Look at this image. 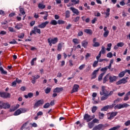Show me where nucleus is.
Wrapping results in <instances>:
<instances>
[{"instance_id":"nucleus-1","label":"nucleus","mask_w":130,"mask_h":130,"mask_svg":"<svg viewBox=\"0 0 130 130\" xmlns=\"http://www.w3.org/2000/svg\"><path fill=\"white\" fill-rule=\"evenodd\" d=\"M129 106V105L124 103L123 104H117L114 107V109H121V108H126L127 107H128Z\"/></svg>"},{"instance_id":"nucleus-2","label":"nucleus","mask_w":130,"mask_h":130,"mask_svg":"<svg viewBox=\"0 0 130 130\" xmlns=\"http://www.w3.org/2000/svg\"><path fill=\"white\" fill-rule=\"evenodd\" d=\"M118 113V112H112L111 113H108V119L109 120H111V119H113L114 118L115 116H116L117 115V114Z\"/></svg>"},{"instance_id":"nucleus-3","label":"nucleus","mask_w":130,"mask_h":130,"mask_svg":"<svg viewBox=\"0 0 130 130\" xmlns=\"http://www.w3.org/2000/svg\"><path fill=\"white\" fill-rule=\"evenodd\" d=\"M127 79H128V77H126V78H123L122 79H120L118 80L116 82V85H121V84H126L127 82Z\"/></svg>"},{"instance_id":"nucleus-4","label":"nucleus","mask_w":130,"mask_h":130,"mask_svg":"<svg viewBox=\"0 0 130 130\" xmlns=\"http://www.w3.org/2000/svg\"><path fill=\"white\" fill-rule=\"evenodd\" d=\"M43 104H44V100H40L35 104L34 108H37L39 107V106H41V105H43Z\"/></svg>"},{"instance_id":"nucleus-5","label":"nucleus","mask_w":130,"mask_h":130,"mask_svg":"<svg viewBox=\"0 0 130 130\" xmlns=\"http://www.w3.org/2000/svg\"><path fill=\"white\" fill-rule=\"evenodd\" d=\"M114 105H115V104H113L111 105H107V106H104L103 108H102L101 109V111H107L108 109L113 108V107H114Z\"/></svg>"},{"instance_id":"nucleus-6","label":"nucleus","mask_w":130,"mask_h":130,"mask_svg":"<svg viewBox=\"0 0 130 130\" xmlns=\"http://www.w3.org/2000/svg\"><path fill=\"white\" fill-rule=\"evenodd\" d=\"M104 127H106V125L99 124V125L95 126L92 129L93 130H101V129H103Z\"/></svg>"},{"instance_id":"nucleus-7","label":"nucleus","mask_w":130,"mask_h":130,"mask_svg":"<svg viewBox=\"0 0 130 130\" xmlns=\"http://www.w3.org/2000/svg\"><path fill=\"white\" fill-rule=\"evenodd\" d=\"M1 97L2 98H10L11 94L8 92H0Z\"/></svg>"},{"instance_id":"nucleus-8","label":"nucleus","mask_w":130,"mask_h":130,"mask_svg":"<svg viewBox=\"0 0 130 130\" xmlns=\"http://www.w3.org/2000/svg\"><path fill=\"white\" fill-rule=\"evenodd\" d=\"M100 94L101 96L108 94V91L105 89V86H103L102 87V91H100Z\"/></svg>"},{"instance_id":"nucleus-9","label":"nucleus","mask_w":130,"mask_h":130,"mask_svg":"<svg viewBox=\"0 0 130 130\" xmlns=\"http://www.w3.org/2000/svg\"><path fill=\"white\" fill-rule=\"evenodd\" d=\"M84 120H86L87 121V122H89L91 121V120H92V119H93V118H92L91 117L90 115H89L88 114H85L84 116Z\"/></svg>"},{"instance_id":"nucleus-10","label":"nucleus","mask_w":130,"mask_h":130,"mask_svg":"<svg viewBox=\"0 0 130 130\" xmlns=\"http://www.w3.org/2000/svg\"><path fill=\"white\" fill-rule=\"evenodd\" d=\"M79 88H80V86H79V85L74 84L73 89L71 91V94H73V93H75L76 92H78V91L79 90Z\"/></svg>"},{"instance_id":"nucleus-11","label":"nucleus","mask_w":130,"mask_h":130,"mask_svg":"<svg viewBox=\"0 0 130 130\" xmlns=\"http://www.w3.org/2000/svg\"><path fill=\"white\" fill-rule=\"evenodd\" d=\"M109 80L110 83H113V82H115L117 80V77L115 76H111L109 74Z\"/></svg>"},{"instance_id":"nucleus-12","label":"nucleus","mask_w":130,"mask_h":130,"mask_svg":"<svg viewBox=\"0 0 130 130\" xmlns=\"http://www.w3.org/2000/svg\"><path fill=\"white\" fill-rule=\"evenodd\" d=\"M2 109L3 108L4 109H7L10 108L11 107V105H10L8 103H4L2 102Z\"/></svg>"},{"instance_id":"nucleus-13","label":"nucleus","mask_w":130,"mask_h":130,"mask_svg":"<svg viewBox=\"0 0 130 130\" xmlns=\"http://www.w3.org/2000/svg\"><path fill=\"white\" fill-rule=\"evenodd\" d=\"M99 70H100V68H99L97 70H95L93 72L92 77H91L92 80H93L94 79H96V77H97V73H98V72H99Z\"/></svg>"},{"instance_id":"nucleus-14","label":"nucleus","mask_w":130,"mask_h":130,"mask_svg":"<svg viewBox=\"0 0 130 130\" xmlns=\"http://www.w3.org/2000/svg\"><path fill=\"white\" fill-rule=\"evenodd\" d=\"M49 23L48 21H45V22L42 23L41 24L38 25L39 28H41V29H43V28H45L46 25Z\"/></svg>"},{"instance_id":"nucleus-15","label":"nucleus","mask_w":130,"mask_h":130,"mask_svg":"<svg viewBox=\"0 0 130 130\" xmlns=\"http://www.w3.org/2000/svg\"><path fill=\"white\" fill-rule=\"evenodd\" d=\"M50 39V41L53 44H56L57 42H58V39L57 38H54V39L49 38Z\"/></svg>"},{"instance_id":"nucleus-16","label":"nucleus","mask_w":130,"mask_h":130,"mask_svg":"<svg viewBox=\"0 0 130 130\" xmlns=\"http://www.w3.org/2000/svg\"><path fill=\"white\" fill-rule=\"evenodd\" d=\"M63 88L62 87H56L53 90V93H59L60 92H61L63 91Z\"/></svg>"},{"instance_id":"nucleus-17","label":"nucleus","mask_w":130,"mask_h":130,"mask_svg":"<svg viewBox=\"0 0 130 130\" xmlns=\"http://www.w3.org/2000/svg\"><path fill=\"white\" fill-rule=\"evenodd\" d=\"M70 10H71V11H72L73 13H74V14H76V15H78L79 14H80L79 10H78V9H75L74 7H71Z\"/></svg>"},{"instance_id":"nucleus-18","label":"nucleus","mask_w":130,"mask_h":130,"mask_svg":"<svg viewBox=\"0 0 130 130\" xmlns=\"http://www.w3.org/2000/svg\"><path fill=\"white\" fill-rule=\"evenodd\" d=\"M64 45V43H59L58 44V46H57V50L58 51H60L61 50V48H62V46H63Z\"/></svg>"},{"instance_id":"nucleus-19","label":"nucleus","mask_w":130,"mask_h":130,"mask_svg":"<svg viewBox=\"0 0 130 130\" xmlns=\"http://www.w3.org/2000/svg\"><path fill=\"white\" fill-rule=\"evenodd\" d=\"M81 45L82 47H84V48H87V46L88 45V42L87 41H83L81 43Z\"/></svg>"},{"instance_id":"nucleus-20","label":"nucleus","mask_w":130,"mask_h":130,"mask_svg":"<svg viewBox=\"0 0 130 130\" xmlns=\"http://www.w3.org/2000/svg\"><path fill=\"white\" fill-rule=\"evenodd\" d=\"M24 97L26 99H28V98H32V97H33V93L29 92L27 95H25Z\"/></svg>"},{"instance_id":"nucleus-21","label":"nucleus","mask_w":130,"mask_h":130,"mask_svg":"<svg viewBox=\"0 0 130 130\" xmlns=\"http://www.w3.org/2000/svg\"><path fill=\"white\" fill-rule=\"evenodd\" d=\"M108 79H109V74H108L103 79V83L105 84L108 81Z\"/></svg>"},{"instance_id":"nucleus-22","label":"nucleus","mask_w":130,"mask_h":130,"mask_svg":"<svg viewBox=\"0 0 130 130\" xmlns=\"http://www.w3.org/2000/svg\"><path fill=\"white\" fill-rule=\"evenodd\" d=\"M105 13L106 14V16L105 18H107V17H109V16L110 15V9L107 8L106 10V12H105Z\"/></svg>"},{"instance_id":"nucleus-23","label":"nucleus","mask_w":130,"mask_h":130,"mask_svg":"<svg viewBox=\"0 0 130 130\" xmlns=\"http://www.w3.org/2000/svg\"><path fill=\"white\" fill-rule=\"evenodd\" d=\"M84 32L85 33H87V34H89V35H92V34H93V32H92V30H91L90 29H85Z\"/></svg>"},{"instance_id":"nucleus-24","label":"nucleus","mask_w":130,"mask_h":130,"mask_svg":"<svg viewBox=\"0 0 130 130\" xmlns=\"http://www.w3.org/2000/svg\"><path fill=\"white\" fill-rule=\"evenodd\" d=\"M0 72H1L2 75H7L8 74V72L5 71L2 67H0Z\"/></svg>"},{"instance_id":"nucleus-25","label":"nucleus","mask_w":130,"mask_h":130,"mask_svg":"<svg viewBox=\"0 0 130 130\" xmlns=\"http://www.w3.org/2000/svg\"><path fill=\"white\" fill-rule=\"evenodd\" d=\"M21 113H22L21 112V109H19L15 112L14 115H15V116L20 115V114H21Z\"/></svg>"},{"instance_id":"nucleus-26","label":"nucleus","mask_w":130,"mask_h":130,"mask_svg":"<svg viewBox=\"0 0 130 130\" xmlns=\"http://www.w3.org/2000/svg\"><path fill=\"white\" fill-rule=\"evenodd\" d=\"M104 75H105V72H103L102 73H101L98 77V80L99 81L102 80V78H103V76H104Z\"/></svg>"},{"instance_id":"nucleus-27","label":"nucleus","mask_w":130,"mask_h":130,"mask_svg":"<svg viewBox=\"0 0 130 130\" xmlns=\"http://www.w3.org/2000/svg\"><path fill=\"white\" fill-rule=\"evenodd\" d=\"M19 109H20L21 113H25V112L29 111L28 109H26L25 108H20Z\"/></svg>"},{"instance_id":"nucleus-28","label":"nucleus","mask_w":130,"mask_h":130,"mask_svg":"<svg viewBox=\"0 0 130 130\" xmlns=\"http://www.w3.org/2000/svg\"><path fill=\"white\" fill-rule=\"evenodd\" d=\"M108 98V95L107 94H105L101 98V101H104Z\"/></svg>"},{"instance_id":"nucleus-29","label":"nucleus","mask_w":130,"mask_h":130,"mask_svg":"<svg viewBox=\"0 0 130 130\" xmlns=\"http://www.w3.org/2000/svg\"><path fill=\"white\" fill-rule=\"evenodd\" d=\"M105 52H106V51H105V47L103 46H102V49L100 51V53H101L102 54H105Z\"/></svg>"},{"instance_id":"nucleus-30","label":"nucleus","mask_w":130,"mask_h":130,"mask_svg":"<svg viewBox=\"0 0 130 130\" xmlns=\"http://www.w3.org/2000/svg\"><path fill=\"white\" fill-rule=\"evenodd\" d=\"M88 127H89V128H92V127L94 125V123H93L92 121H91V122H89L88 123Z\"/></svg>"},{"instance_id":"nucleus-31","label":"nucleus","mask_w":130,"mask_h":130,"mask_svg":"<svg viewBox=\"0 0 130 130\" xmlns=\"http://www.w3.org/2000/svg\"><path fill=\"white\" fill-rule=\"evenodd\" d=\"M38 8H39L41 10H43V9H45V5L40 3L38 5Z\"/></svg>"},{"instance_id":"nucleus-32","label":"nucleus","mask_w":130,"mask_h":130,"mask_svg":"<svg viewBox=\"0 0 130 130\" xmlns=\"http://www.w3.org/2000/svg\"><path fill=\"white\" fill-rule=\"evenodd\" d=\"M22 27H23V25H22V24L19 23L18 24L16 25V26L15 27V28H16V29H17V30H20V29H21V28H22Z\"/></svg>"},{"instance_id":"nucleus-33","label":"nucleus","mask_w":130,"mask_h":130,"mask_svg":"<svg viewBox=\"0 0 130 130\" xmlns=\"http://www.w3.org/2000/svg\"><path fill=\"white\" fill-rule=\"evenodd\" d=\"M34 30H36V32H37V33H38V34H41V30H40V29H38L37 26H35L34 27Z\"/></svg>"},{"instance_id":"nucleus-34","label":"nucleus","mask_w":130,"mask_h":130,"mask_svg":"<svg viewBox=\"0 0 130 130\" xmlns=\"http://www.w3.org/2000/svg\"><path fill=\"white\" fill-rule=\"evenodd\" d=\"M92 46L93 47H99V46H100V43H99V42H95L93 43V44H92Z\"/></svg>"},{"instance_id":"nucleus-35","label":"nucleus","mask_w":130,"mask_h":130,"mask_svg":"<svg viewBox=\"0 0 130 130\" xmlns=\"http://www.w3.org/2000/svg\"><path fill=\"white\" fill-rule=\"evenodd\" d=\"M50 91H51V88L50 87H47L46 89L45 90V92L46 94H48L50 93Z\"/></svg>"},{"instance_id":"nucleus-36","label":"nucleus","mask_w":130,"mask_h":130,"mask_svg":"<svg viewBox=\"0 0 130 130\" xmlns=\"http://www.w3.org/2000/svg\"><path fill=\"white\" fill-rule=\"evenodd\" d=\"M98 62H99V61H98V60L94 61L92 64L93 68H96V67L98 66Z\"/></svg>"},{"instance_id":"nucleus-37","label":"nucleus","mask_w":130,"mask_h":130,"mask_svg":"<svg viewBox=\"0 0 130 130\" xmlns=\"http://www.w3.org/2000/svg\"><path fill=\"white\" fill-rule=\"evenodd\" d=\"M97 109H98V107H97V106L92 107L91 109L92 113H94V112H96V110H97Z\"/></svg>"},{"instance_id":"nucleus-38","label":"nucleus","mask_w":130,"mask_h":130,"mask_svg":"<svg viewBox=\"0 0 130 130\" xmlns=\"http://www.w3.org/2000/svg\"><path fill=\"white\" fill-rule=\"evenodd\" d=\"M120 127V126L118 125L116 126H114L110 128L109 130H116V129H118V128H119Z\"/></svg>"},{"instance_id":"nucleus-39","label":"nucleus","mask_w":130,"mask_h":130,"mask_svg":"<svg viewBox=\"0 0 130 130\" xmlns=\"http://www.w3.org/2000/svg\"><path fill=\"white\" fill-rule=\"evenodd\" d=\"M99 116L100 119H103V117H104V114L101 112H99Z\"/></svg>"},{"instance_id":"nucleus-40","label":"nucleus","mask_w":130,"mask_h":130,"mask_svg":"<svg viewBox=\"0 0 130 130\" xmlns=\"http://www.w3.org/2000/svg\"><path fill=\"white\" fill-rule=\"evenodd\" d=\"M50 24L51 25H54V26H55L56 25H57V21L55 20H51Z\"/></svg>"},{"instance_id":"nucleus-41","label":"nucleus","mask_w":130,"mask_h":130,"mask_svg":"<svg viewBox=\"0 0 130 130\" xmlns=\"http://www.w3.org/2000/svg\"><path fill=\"white\" fill-rule=\"evenodd\" d=\"M112 65L111 64H109L108 66L106 67L107 68V70H110V72H112L113 71V68H111Z\"/></svg>"},{"instance_id":"nucleus-42","label":"nucleus","mask_w":130,"mask_h":130,"mask_svg":"<svg viewBox=\"0 0 130 130\" xmlns=\"http://www.w3.org/2000/svg\"><path fill=\"white\" fill-rule=\"evenodd\" d=\"M124 75H125V72L123 71L119 74V78H122V77H124Z\"/></svg>"},{"instance_id":"nucleus-43","label":"nucleus","mask_w":130,"mask_h":130,"mask_svg":"<svg viewBox=\"0 0 130 130\" xmlns=\"http://www.w3.org/2000/svg\"><path fill=\"white\" fill-rule=\"evenodd\" d=\"M20 12L21 13V14H22V15H25V14H26V13L25 12V10H24V8H20Z\"/></svg>"},{"instance_id":"nucleus-44","label":"nucleus","mask_w":130,"mask_h":130,"mask_svg":"<svg viewBox=\"0 0 130 130\" xmlns=\"http://www.w3.org/2000/svg\"><path fill=\"white\" fill-rule=\"evenodd\" d=\"M50 106V104L49 103H47L45 104V105L43 106V108H45V109L48 108Z\"/></svg>"},{"instance_id":"nucleus-45","label":"nucleus","mask_w":130,"mask_h":130,"mask_svg":"<svg viewBox=\"0 0 130 130\" xmlns=\"http://www.w3.org/2000/svg\"><path fill=\"white\" fill-rule=\"evenodd\" d=\"M109 34V30H107V31L104 32V37H107Z\"/></svg>"},{"instance_id":"nucleus-46","label":"nucleus","mask_w":130,"mask_h":130,"mask_svg":"<svg viewBox=\"0 0 130 130\" xmlns=\"http://www.w3.org/2000/svg\"><path fill=\"white\" fill-rule=\"evenodd\" d=\"M28 122H26L24 124H23L22 125V126H21L20 129H21V130L24 129V128H25V127H26L27 126V124H28Z\"/></svg>"},{"instance_id":"nucleus-47","label":"nucleus","mask_w":130,"mask_h":130,"mask_svg":"<svg viewBox=\"0 0 130 130\" xmlns=\"http://www.w3.org/2000/svg\"><path fill=\"white\" fill-rule=\"evenodd\" d=\"M71 3H73L75 5H78L80 1L79 0H71Z\"/></svg>"},{"instance_id":"nucleus-48","label":"nucleus","mask_w":130,"mask_h":130,"mask_svg":"<svg viewBox=\"0 0 130 130\" xmlns=\"http://www.w3.org/2000/svg\"><path fill=\"white\" fill-rule=\"evenodd\" d=\"M24 36H25L24 33H21L18 36V38H20V39H23V38H24Z\"/></svg>"},{"instance_id":"nucleus-49","label":"nucleus","mask_w":130,"mask_h":130,"mask_svg":"<svg viewBox=\"0 0 130 130\" xmlns=\"http://www.w3.org/2000/svg\"><path fill=\"white\" fill-rule=\"evenodd\" d=\"M8 23H9V21L7 20H5L4 21H3L1 22L2 25H6L7 27H8Z\"/></svg>"},{"instance_id":"nucleus-50","label":"nucleus","mask_w":130,"mask_h":130,"mask_svg":"<svg viewBox=\"0 0 130 130\" xmlns=\"http://www.w3.org/2000/svg\"><path fill=\"white\" fill-rule=\"evenodd\" d=\"M117 46L118 47H122V46H123V45H124V43H122V42H120L117 43Z\"/></svg>"},{"instance_id":"nucleus-51","label":"nucleus","mask_w":130,"mask_h":130,"mask_svg":"<svg viewBox=\"0 0 130 130\" xmlns=\"http://www.w3.org/2000/svg\"><path fill=\"white\" fill-rule=\"evenodd\" d=\"M29 124L31 125V127H37L38 126L37 124L35 122H34L33 123H30Z\"/></svg>"},{"instance_id":"nucleus-52","label":"nucleus","mask_w":130,"mask_h":130,"mask_svg":"<svg viewBox=\"0 0 130 130\" xmlns=\"http://www.w3.org/2000/svg\"><path fill=\"white\" fill-rule=\"evenodd\" d=\"M10 44H18V43L16 40L13 39L12 41L9 42Z\"/></svg>"},{"instance_id":"nucleus-53","label":"nucleus","mask_w":130,"mask_h":130,"mask_svg":"<svg viewBox=\"0 0 130 130\" xmlns=\"http://www.w3.org/2000/svg\"><path fill=\"white\" fill-rule=\"evenodd\" d=\"M107 56L109 57V58H111L112 56H113V54L111 52H109L107 54Z\"/></svg>"},{"instance_id":"nucleus-54","label":"nucleus","mask_w":130,"mask_h":130,"mask_svg":"<svg viewBox=\"0 0 130 130\" xmlns=\"http://www.w3.org/2000/svg\"><path fill=\"white\" fill-rule=\"evenodd\" d=\"M57 23H58L59 25H60L61 24H64V21L63 20H58Z\"/></svg>"},{"instance_id":"nucleus-55","label":"nucleus","mask_w":130,"mask_h":130,"mask_svg":"<svg viewBox=\"0 0 130 130\" xmlns=\"http://www.w3.org/2000/svg\"><path fill=\"white\" fill-rule=\"evenodd\" d=\"M85 67H86V65L85 64H83L79 67V69L80 70V71H82Z\"/></svg>"},{"instance_id":"nucleus-56","label":"nucleus","mask_w":130,"mask_h":130,"mask_svg":"<svg viewBox=\"0 0 130 130\" xmlns=\"http://www.w3.org/2000/svg\"><path fill=\"white\" fill-rule=\"evenodd\" d=\"M36 59H37V58H34L31 60L30 62L31 66H34V61H36Z\"/></svg>"},{"instance_id":"nucleus-57","label":"nucleus","mask_w":130,"mask_h":130,"mask_svg":"<svg viewBox=\"0 0 130 130\" xmlns=\"http://www.w3.org/2000/svg\"><path fill=\"white\" fill-rule=\"evenodd\" d=\"M124 124L125 126H128V125H130V120H127L124 123Z\"/></svg>"},{"instance_id":"nucleus-58","label":"nucleus","mask_w":130,"mask_h":130,"mask_svg":"<svg viewBox=\"0 0 130 130\" xmlns=\"http://www.w3.org/2000/svg\"><path fill=\"white\" fill-rule=\"evenodd\" d=\"M92 122H93V123H99V120L97 119H93Z\"/></svg>"},{"instance_id":"nucleus-59","label":"nucleus","mask_w":130,"mask_h":130,"mask_svg":"<svg viewBox=\"0 0 130 130\" xmlns=\"http://www.w3.org/2000/svg\"><path fill=\"white\" fill-rule=\"evenodd\" d=\"M107 71V68L106 67L103 68L101 69V72H104V73H106Z\"/></svg>"},{"instance_id":"nucleus-60","label":"nucleus","mask_w":130,"mask_h":130,"mask_svg":"<svg viewBox=\"0 0 130 130\" xmlns=\"http://www.w3.org/2000/svg\"><path fill=\"white\" fill-rule=\"evenodd\" d=\"M70 11H67L66 13V18H69L70 17Z\"/></svg>"},{"instance_id":"nucleus-61","label":"nucleus","mask_w":130,"mask_h":130,"mask_svg":"<svg viewBox=\"0 0 130 130\" xmlns=\"http://www.w3.org/2000/svg\"><path fill=\"white\" fill-rule=\"evenodd\" d=\"M128 99H129V97H128V95L125 94V97L123 99V101H127V100H128Z\"/></svg>"},{"instance_id":"nucleus-62","label":"nucleus","mask_w":130,"mask_h":130,"mask_svg":"<svg viewBox=\"0 0 130 130\" xmlns=\"http://www.w3.org/2000/svg\"><path fill=\"white\" fill-rule=\"evenodd\" d=\"M73 42L75 44H79V42H78V39H74L73 40Z\"/></svg>"},{"instance_id":"nucleus-63","label":"nucleus","mask_w":130,"mask_h":130,"mask_svg":"<svg viewBox=\"0 0 130 130\" xmlns=\"http://www.w3.org/2000/svg\"><path fill=\"white\" fill-rule=\"evenodd\" d=\"M80 20V17L79 16H77L74 19V21L75 22H78L79 20Z\"/></svg>"},{"instance_id":"nucleus-64","label":"nucleus","mask_w":130,"mask_h":130,"mask_svg":"<svg viewBox=\"0 0 130 130\" xmlns=\"http://www.w3.org/2000/svg\"><path fill=\"white\" fill-rule=\"evenodd\" d=\"M10 110L11 111H15V110H17V108L15 106H13Z\"/></svg>"}]
</instances>
